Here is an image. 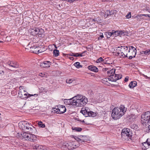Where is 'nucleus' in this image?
Segmentation results:
<instances>
[{
  "label": "nucleus",
  "mask_w": 150,
  "mask_h": 150,
  "mask_svg": "<svg viewBox=\"0 0 150 150\" xmlns=\"http://www.w3.org/2000/svg\"><path fill=\"white\" fill-rule=\"evenodd\" d=\"M88 102L87 98L85 96L78 95L67 100L68 104L73 105L78 107L85 105Z\"/></svg>",
  "instance_id": "f257e3e1"
},
{
  "label": "nucleus",
  "mask_w": 150,
  "mask_h": 150,
  "mask_svg": "<svg viewBox=\"0 0 150 150\" xmlns=\"http://www.w3.org/2000/svg\"><path fill=\"white\" fill-rule=\"evenodd\" d=\"M126 110V109L123 105L114 108L112 110V116L114 119H118L123 115Z\"/></svg>",
  "instance_id": "f03ea898"
},
{
  "label": "nucleus",
  "mask_w": 150,
  "mask_h": 150,
  "mask_svg": "<svg viewBox=\"0 0 150 150\" xmlns=\"http://www.w3.org/2000/svg\"><path fill=\"white\" fill-rule=\"evenodd\" d=\"M19 128L24 131L29 133H35L36 131L35 127L28 122L21 121L18 123Z\"/></svg>",
  "instance_id": "7ed1b4c3"
},
{
  "label": "nucleus",
  "mask_w": 150,
  "mask_h": 150,
  "mask_svg": "<svg viewBox=\"0 0 150 150\" xmlns=\"http://www.w3.org/2000/svg\"><path fill=\"white\" fill-rule=\"evenodd\" d=\"M132 133L130 129L125 128L123 129L121 132L122 138L125 142H127L129 139H131Z\"/></svg>",
  "instance_id": "20e7f679"
},
{
  "label": "nucleus",
  "mask_w": 150,
  "mask_h": 150,
  "mask_svg": "<svg viewBox=\"0 0 150 150\" xmlns=\"http://www.w3.org/2000/svg\"><path fill=\"white\" fill-rule=\"evenodd\" d=\"M32 133H27L26 132H22L20 134V137L23 140L29 141L34 142L36 140V137Z\"/></svg>",
  "instance_id": "39448f33"
},
{
  "label": "nucleus",
  "mask_w": 150,
  "mask_h": 150,
  "mask_svg": "<svg viewBox=\"0 0 150 150\" xmlns=\"http://www.w3.org/2000/svg\"><path fill=\"white\" fill-rule=\"evenodd\" d=\"M128 50V47L121 46L117 47V51L116 52V53L120 57H127Z\"/></svg>",
  "instance_id": "423d86ee"
},
{
  "label": "nucleus",
  "mask_w": 150,
  "mask_h": 150,
  "mask_svg": "<svg viewBox=\"0 0 150 150\" xmlns=\"http://www.w3.org/2000/svg\"><path fill=\"white\" fill-rule=\"evenodd\" d=\"M33 96H38L37 94H28V93L23 89V86H20L19 87V90L18 92V96L22 99H25L28 97H30Z\"/></svg>",
  "instance_id": "0eeeda50"
},
{
  "label": "nucleus",
  "mask_w": 150,
  "mask_h": 150,
  "mask_svg": "<svg viewBox=\"0 0 150 150\" xmlns=\"http://www.w3.org/2000/svg\"><path fill=\"white\" fill-rule=\"evenodd\" d=\"M141 122L144 125L150 123V111L143 112L141 116Z\"/></svg>",
  "instance_id": "6e6552de"
},
{
  "label": "nucleus",
  "mask_w": 150,
  "mask_h": 150,
  "mask_svg": "<svg viewBox=\"0 0 150 150\" xmlns=\"http://www.w3.org/2000/svg\"><path fill=\"white\" fill-rule=\"evenodd\" d=\"M66 110L65 106L61 105H59L57 107V108L54 109L55 112L60 114L64 113L66 111Z\"/></svg>",
  "instance_id": "1a4fd4ad"
},
{
  "label": "nucleus",
  "mask_w": 150,
  "mask_h": 150,
  "mask_svg": "<svg viewBox=\"0 0 150 150\" xmlns=\"http://www.w3.org/2000/svg\"><path fill=\"white\" fill-rule=\"evenodd\" d=\"M115 71V69L112 68L110 69V68L106 73H105L109 77V78H108L109 80L111 81V79H112V78L114 79L113 77L115 76L116 74Z\"/></svg>",
  "instance_id": "9d476101"
},
{
  "label": "nucleus",
  "mask_w": 150,
  "mask_h": 150,
  "mask_svg": "<svg viewBox=\"0 0 150 150\" xmlns=\"http://www.w3.org/2000/svg\"><path fill=\"white\" fill-rule=\"evenodd\" d=\"M129 55H132L134 56V58L135 57L136 54L137 50L132 46L129 47V49L128 50Z\"/></svg>",
  "instance_id": "9b49d317"
},
{
  "label": "nucleus",
  "mask_w": 150,
  "mask_h": 150,
  "mask_svg": "<svg viewBox=\"0 0 150 150\" xmlns=\"http://www.w3.org/2000/svg\"><path fill=\"white\" fill-rule=\"evenodd\" d=\"M7 64L8 65L14 68H18L19 66L18 64L16 61H9L7 62Z\"/></svg>",
  "instance_id": "f8f14e48"
},
{
  "label": "nucleus",
  "mask_w": 150,
  "mask_h": 150,
  "mask_svg": "<svg viewBox=\"0 0 150 150\" xmlns=\"http://www.w3.org/2000/svg\"><path fill=\"white\" fill-rule=\"evenodd\" d=\"M43 32L44 30L42 28L39 29L36 28H35L33 29L32 31V33H34V34L35 35L38 34L40 35Z\"/></svg>",
  "instance_id": "ddd939ff"
},
{
  "label": "nucleus",
  "mask_w": 150,
  "mask_h": 150,
  "mask_svg": "<svg viewBox=\"0 0 150 150\" xmlns=\"http://www.w3.org/2000/svg\"><path fill=\"white\" fill-rule=\"evenodd\" d=\"M40 47H36L33 46V47H30L31 51L33 53L37 54L39 53L42 52V51L39 49Z\"/></svg>",
  "instance_id": "4468645a"
},
{
  "label": "nucleus",
  "mask_w": 150,
  "mask_h": 150,
  "mask_svg": "<svg viewBox=\"0 0 150 150\" xmlns=\"http://www.w3.org/2000/svg\"><path fill=\"white\" fill-rule=\"evenodd\" d=\"M150 146V142L148 141L147 139L146 142L142 143V149L146 150Z\"/></svg>",
  "instance_id": "2eb2a0df"
},
{
  "label": "nucleus",
  "mask_w": 150,
  "mask_h": 150,
  "mask_svg": "<svg viewBox=\"0 0 150 150\" xmlns=\"http://www.w3.org/2000/svg\"><path fill=\"white\" fill-rule=\"evenodd\" d=\"M115 12L116 11L115 10H112L111 11L107 10L105 12V14L104 15V18H106L108 16L113 15L114 13H115Z\"/></svg>",
  "instance_id": "dca6fc26"
},
{
  "label": "nucleus",
  "mask_w": 150,
  "mask_h": 150,
  "mask_svg": "<svg viewBox=\"0 0 150 150\" xmlns=\"http://www.w3.org/2000/svg\"><path fill=\"white\" fill-rule=\"evenodd\" d=\"M51 65V62L49 61H45L40 64V66L43 68L49 67Z\"/></svg>",
  "instance_id": "f3484780"
},
{
  "label": "nucleus",
  "mask_w": 150,
  "mask_h": 150,
  "mask_svg": "<svg viewBox=\"0 0 150 150\" xmlns=\"http://www.w3.org/2000/svg\"><path fill=\"white\" fill-rule=\"evenodd\" d=\"M113 32V36H117L120 35H123L124 32L123 31H115V30H112Z\"/></svg>",
  "instance_id": "a211bd4d"
},
{
  "label": "nucleus",
  "mask_w": 150,
  "mask_h": 150,
  "mask_svg": "<svg viewBox=\"0 0 150 150\" xmlns=\"http://www.w3.org/2000/svg\"><path fill=\"white\" fill-rule=\"evenodd\" d=\"M88 68L89 70L95 72H97L98 71V69L97 67L93 65L88 66Z\"/></svg>",
  "instance_id": "6ab92c4d"
},
{
  "label": "nucleus",
  "mask_w": 150,
  "mask_h": 150,
  "mask_svg": "<svg viewBox=\"0 0 150 150\" xmlns=\"http://www.w3.org/2000/svg\"><path fill=\"white\" fill-rule=\"evenodd\" d=\"M122 75L120 74H115V76L113 77L114 79H111L112 81H116L117 80L120 79L122 78Z\"/></svg>",
  "instance_id": "aec40b11"
},
{
  "label": "nucleus",
  "mask_w": 150,
  "mask_h": 150,
  "mask_svg": "<svg viewBox=\"0 0 150 150\" xmlns=\"http://www.w3.org/2000/svg\"><path fill=\"white\" fill-rule=\"evenodd\" d=\"M87 108H83L80 111V112L82 113L84 116L86 117H88V111Z\"/></svg>",
  "instance_id": "412c9836"
},
{
  "label": "nucleus",
  "mask_w": 150,
  "mask_h": 150,
  "mask_svg": "<svg viewBox=\"0 0 150 150\" xmlns=\"http://www.w3.org/2000/svg\"><path fill=\"white\" fill-rule=\"evenodd\" d=\"M69 146L68 149L69 150L73 149L76 148V145L74 144V142H69Z\"/></svg>",
  "instance_id": "4be33fe9"
},
{
  "label": "nucleus",
  "mask_w": 150,
  "mask_h": 150,
  "mask_svg": "<svg viewBox=\"0 0 150 150\" xmlns=\"http://www.w3.org/2000/svg\"><path fill=\"white\" fill-rule=\"evenodd\" d=\"M33 148L37 150H42L44 149L43 146L41 145L37 144L33 146Z\"/></svg>",
  "instance_id": "5701e85b"
},
{
  "label": "nucleus",
  "mask_w": 150,
  "mask_h": 150,
  "mask_svg": "<svg viewBox=\"0 0 150 150\" xmlns=\"http://www.w3.org/2000/svg\"><path fill=\"white\" fill-rule=\"evenodd\" d=\"M137 85V82L136 81H132L130 82L129 86L130 88H133Z\"/></svg>",
  "instance_id": "b1692460"
},
{
  "label": "nucleus",
  "mask_w": 150,
  "mask_h": 150,
  "mask_svg": "<svg viewBox=\"0 0 150 150\" xmlns=\"http://www.w3.org/2000/svg\"><path fill=\"white\" fill-rule=\"evenodd\" d=\"M96 115V113L93 112L92 111H88V117H94Z\"/></svg>",
  "instance_id": "393cba45"
},
{
  "label": "nucleus",
  "mask_w": 150,
  "mask_h": 150,
  "mask_svg": "<svg viewBox=\"0 0 150 150\" xmlns=\"http://www.w3.org/2000/svg\"><path fill=\"white\" fill-rule=\"evenodd\" d=\"M141 54L144 55H149L150 54V49L144 51H142L141 52Z\"/></svg>",
  "instance_id": "a878e982"
},
{
  "label": "nucleus",
  "mask_w": 150,
  "mask_h": 150,
  "mask_svg": "<svg viewBox=\"0 0 150 150\" xmlns=\"http://www.w3.org/2000/svg\"><path fill=\"white\" fill-rule=\"evenodd\" d=\"M105 34L107 38H109L111 36H113V32L112 31L106 32L105 33Z\"/></svg>",
  "instance_id": "bb28decb"
},
{
  "label": "nucleus",
  "mask_w": 150,
  "mask_h": 150,
  "mask_svg": "<svg viewBox=\"0 0 150 150\" xmlns=\"http://www.w3.org/2000/svg\"><path fill=\"white\" fill-rule=\"evenodd\" d=\"M53 55L55 57L58 56L59 55V51L58 50L55 49L53 52Z\"/></svg>",
  "instance_id": "cd10ccee"
},
{
  "label": "nucleus",
  "mask_w": 150,
  "mask_h": 150,
  "mask_svg": "<svg viewBox=\"0 0 150 150\" xmlns=\"http://www.w3.org/2000/svg\"><path fill=\"white\" fill-rule=\"evenodd\" d=\"M74 65L77 68H79L82 67V66L80 64V63L79 62H75Z\"/></svg>",
  "instance_id": "c85d7f7f"
},
{
  "label": "nucleus",
  "mask_w": 150,
  "mask_h": 150,
  "mask_svg": "<svg viewBox=\"0 0 150 150\" xmlns=\"http://www.w3.org/2000/svg\"><path fill=\"white\" fill-rule=\"evenodd\" d=\"M72 129L73 130L76 131L77 132H81L82 130V129L79 127H72Z\"/></svg>",
  "instance_id": "c756f323"
},
{
  "label": "nucleus",
  "mask_w": 150,
  "mask_h": 150,
  "mask_svg": "<svg viewBox=\"0 0 150 150\" xmlns=\"http://www.w3.org/2000/svg\"><path fill=\"white\" fill-rule=\"evenodd\" d=\"M38 125L39 127L44 128L45 127V125L43 124L42 122L41 121L39 122L38 123Z\"/></svg>",
  "instance_id": "7c9ffc66"
},
{
  "label": "nucleus",
  "mask_w": 150,
  "mask_h": 150,
  "mask_svg": "<svg viewBox=\"0 0 150 150\" xmlns=\"http://www.w3.org/2000/svg\"><path fill=\"white\" fill-rule=\"evenodd\" d=\"M104 61V59H103V58L102 57H100L96 60V63H98L103 61Z\"/></svg>",
  "instance_id": "2f4dec72"
},
{
  "label": "nucleus",
  "mask_w": 150,
  "mask_h": 150,
  "mask_svg": "<svg viewBox=\"0 0 150 150\" xmlns=\"http://www.w3.org/2000/svg\"><path fill=\"white\" fill-rule=\"evenodd\" d=\"M74 81V79H67L66 80V82L67 83H70Z\"/></svg>",
  "instance_id": "473e14b6"
},
{
  "label": "nucleus",
  "mask_w": 150,
  "mask_h": 150,
  "mask_svg": "<svg viewBox=\"0 0 150 150\" xmlns=\"http://www.w3.org/2000/svg\"><path fill=\"white\" fill-rule=\"evenodd\" d=\"M69 145V142L67 143V142H65L63 143V146L64 147L67 148L68 149Z\"/></svg>",
  "instance_id": "72a5a7b5"
},
{
  "label": "nucleus",
  "mask_w": 150,
  "mask_h": 150,
  "mask_svg": "<svg viewBox=\"0 0 150 150\" xmlns=\"http://www.w3.org/2000/svg\"><path fill=\"white\" fill-rule=\"evenodd\" d=\"M146 10L149 13H150V7L149 6H147L146 8Z\"/></svg>",
  "instance_id": "f704fd0d"
},
{
  "label": "nucleus",
  "mask_w": 150,
  "mask_h": 150,
  "mask_svg": "<svg viewBox=\"0 0 150 150\" xmlns=\"http://www.w3.org/2000/svg\"><path fill=\"white\" fill-rule=\"evenodd\" d=\"M86 52V51H84L83 52L81 53V54H79L78 53V57H82L84 55H83V54L85 52Z\"/></svg>",
  "instance_id": "c9c22d12"
},
{
  "label": "nucleus",
  "mask_w": 150,
  "mask_h": 150,
  "mask_svg": "<svg viewBox=\"0 0 150 150\" xmlns=\"http://www.w3.org/2000/svg\"><path fill=\"white\" fill-rule=\"evenodd\" d=\"M109 69L108 68H103V69L102 70L104 72H105V73H106L109 70Z\"/></svg>",
  "instance_id": "e433bc0d"
},
{
  "label": "nucleus",
  "mask_w": 150,
  "mask_h": 150,
  "mask_svg": "<svg viewBox=\"0 0 150 150\" xmlns=\"http://www.w3.org/2000/svg\"><path fill=\"white\" fill-rule=\"evenodd\" d=\"M145 16L146 17H148V14H140L138 15L139 17H141L142 16Z\"/></svg>",
  "instance_id": "4c0bfd02"
},
{
  "label": "nucleus",
  "mask_w": 150,
  "mask_h": 150,
  "mask_svg": "<svg viewBox=\"0 0 150 150\" xmlns=\"http://www.w3.org/2000/svg\"><path fill=\"white\" fill-rule=\"evenodd\" d=\"M126 17L127 18H131V14L130 13H128V14H127L126 15Z\"/></svg>",
  "instance_id": "58836bf2"
},
{
  "label": "nucleus",
  "mask_w": 150,
  "mask_h": 150,
  "mask_svg": "<svg viewBox=\"0 0 150 150\" xmlns=\"http://www.w3.org/2000/svg\"><path fill=\"white\" fill-rule=\"evenodd\" d=\"M72 56H74V57H78V53H72V54L71 55Z\"/></svg>",
  "instance_id": "ea45409f"
},
{
  "label": "nucleus",
  "mask_w": 150,
  "mask_h": 150,
  "mask_svg": "<svg viewBox=\"0 0 150 150\" xmlns=\"http://www.w3.org/2000/svg\"><path fill=\"white\" fill-rule=\"evenodd\" d=\"M146 132H150V125L148 126Z\"/></svg>",
  "instance_id": "a19ab883"
},
{
  "label": "nucleus",
  "mask_w": 150,
  "mask_h": 150,
  "mask_svg": "<svg viewBox=\"0 0 150 150\" xmlns=\"http://www.w3.org/2000/svg\"><path fill=\"white\" fill-rule=\"evenodd\" d=\"M45 74H42V73H40L39 74V76H41V77H44L45 76Z\"/></svg>",
  "instance_id": "79ce46f5"
},
{
  "label": "nucleus",
  "mask_w": 150,
  "mask_h": 150,
  "mask_svg": "<svg viewBox=\"0 0 150 150\" xmlns=\"http://www.w3.org/2000/svg\"><path fill=\"white\" fill-rule=\"evenodd\" d=\"M104 37L103 35L102 34V35H100L99 37L98 38V39H101L102 38H103Z\"/></svg>",
  "instance_id": "37998d69"
},
{
  "label": "nucleus",
  "mask_w": 150,
  "mask_h": 150,
  "mask_svg": "<svg viewBox=\"0 0 150 150\" xmlns=\"http://www.w3.org/2000/svg\"><path fill=\"white\" fill-rule=\"evenodd\" d=\"M133 57H134V56L132 55H129L128 59H132Z\"/></svg>",
  "instance_id": "c03bdc74"
},
{
  "label": "nucleus",
  "mask_w": 150,
  "mask_h": 150,
  "mask_svg": "<svg viewBox=\"0 0 150 150\" xmlns=\"http://www.w3.org/2000/svg\"><path fill=\"white\" fill-rule=\"evenodd\" d=\"M128 80V78L127 77H126L125 78L124 81L125 82H127Z\"/></svg>",
  "instance_id": "a18cd8bd"
},
{
  "label": "nucleus",
  "mask_w": 150,
  "mask_h": 150,
  "mask_svg": "<svg viewBox=\"0 0 150 150\" xmlns=\"http://www.w3.org/2000/svg\"><path fill=\"white\" fill-rule=\"evenodd\" d=\"M68 2H73L75 1V0H68Z\"/></svg>",
  "instance_id": "49530a36"
},
{
  "label": "nucleus",
  "mask_w": 150,
  "mask_h": 150,
  "mask_svg": "<svg viewBox=\"0 0 150 150\" xmlns=\"http://www.w3.org/2000/svg\"><path fill=\"white\" fill-rule=\"evenodd\" d=\"M132 117H133V116L134 117V118H136L137 117V115H134L132 114Z\"/></svg>",
  "instance_id": "de8ad7c7"
},
{
  "label": "nucleus",
  "mask_w": 150,
  "mask_h": 150,
  "mask_svg": "<svg viewBox=\"0 0 150 150\" xmlns=\"http://www.w3.org/2000/svg\"><path fill=\"white\" fill-rule=\"evenodd\" d=\"M74 59V58L73 57H70V59L71 60H73Z\"/></svg>",
  "instance_id": "09e8293b"
},
{
  "label": "nucleus",
  "mask_w": 150,
  "mask_h": 150,
  "mask_svg": "<svg viewBox=\"0 0 150 150\" xmlns=\"http://www.w3.org/2000/svg\"><path fill=\"white\" fill-rule=\"evenodd\" d=\"M53 45L56 48V49H57V47H56V45H54V44H53Z\"/></svg>",
  "instance_id": "8fccbe9b"
},
{
  "label": "nucleus",
  "mask_w": 150,
  "mask_h": 150,
  "mask_svg": "<svg viewBox=\"0 0 150 150\" xmlns=\"http://www.w3.org/2000/svg\"><path fill=\"white\" fill-rule=\"evenodd\" d=\"M2 72L3 73V71H2L1 70H0V74H2Z\"/></svg>",
  "instance_id": "3c124183"
},
{
  "label": "nucleus",
  "mask_w": 150,
  "mask_h": 150,
  "mask_svg": "<svg viewBox=\"0 0 150 150\" xmlns=\"http://www.w3.org/2000/svg\"><path fill=\"white\" fill-rule=\"evenodd\" d=\"M148 17L150 18V14H148Z\"/></svg>",
  "instance_id": "603ef678"
},
{
  "label": "nucleus",
  "mask_w": 150,
  "mask_h": 150,
  "mask_svg": "<svg viewBox=\"0 0 150 150\" xmlns=\"http://www.w3.org/2000/svg\"><path fill=\"white\" fill-rule=\"evenodd\" d=\"M93 21H97V19L95 20L94 19H93Z\"/></svg>",
  "instance_id": "864d4df0"
},
{
  "label": "nucleus",
  "mask_w": 150,
  "mask_h": 150,
  "mask_svg": "<svg viewBox=\"0 0 150 150\" xmlns=\"http://www.w3.org/2000/svg\"><path fill=\"white\" fill-rule=\"evenodd\" d=\"M103 14H104V13L103 12H102V13H101V14H103Z\"/></svg>",
  "instance_id": "5fc2aeb1"
},
{
  "label": "nucleus",
  "mask_w": 150,
  "mask_h": 150,
  "mask_svg": "<svg viewBox=\"0 0 150 150\" xmlns=\"http://www.w3.org/2000/svg\"><path fill=\"white\" fill-rule=\"evenodd\" d=\"M82 122H84V120H83Z\"/></svg>",
  "instance_id": "6e6d98bb"
},
{
  "label": "nucleus",
  "mask_w": 150,
  "mask_h": 150,
  "mask_svg": "<svg viewBox=\"0 0 150 150\" xmlns=\"http://www.w3.org/2000/svg\"><path fill=\"white\" fill-rule=\"evenodd\" d=\"M1 115V113H0V115Z\"/></svg>",
  "instance_id": "4d7b16f0"
}]
</instances>
